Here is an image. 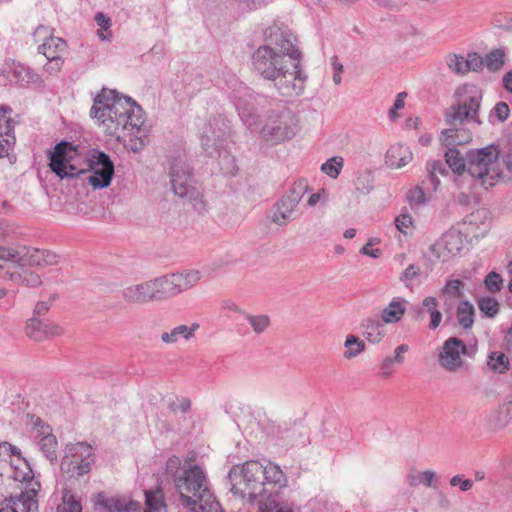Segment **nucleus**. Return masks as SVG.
Masks as SVG:
<instances>
[{
  "label": "nucleus",
  "instance_id": "nucleus-52",
  "mask_svg": "<svg viewBox=\"0 0 512 512\" xmlns=\"http://www.w3.org/2000/svg\"><path fill=\"white\" fill-rule=\"evenodd\" d=\"M462 55L449 54L446 56V64L449 69L456 74L467 73V64Z\"/></svg>",
  "mask_w": 512,
  "mask_h": 512
},
{
  "label": "nucleus",
  "instance_id": "nucleus-25",
  "mask_svg": "<svg viewBox=\"0 0 512 512\" xmlns=\"http://www.w3.org/2000/svg\"><path fill=\"white\" fill-rule=\"evenodd\" d=\"M464 234L476 239L483 237L490 228V223L486 220V211L477 210L464 219Z\"/></svg>",
  "mask_w": 512,
  "mask_h": 512
},
{
  "label": "nucleus",
  "instance_id": "nucleus-17",
  "mask_svg": "<svg viewBox=\"0 0 512 512\" xmlns=\"http://www.w3.org/2000/svg\"><path fill=\"white\" fill-rule=\"evenodd\" d=\"M466 353V344L457 337H450L442 345L439 364L449 372H457L463 365L462 356Z\"/></svg>",
  "mask_w": 512,
  "mask_h": 512
},
{
  "label": "nucleus",
  "instance_id": "nucleus-7",
  "mask_svg": "<svg viewBox=\"0 0 512 512\" xmlns=\"http://www.w3.org/2000/svg\"><path fill=\"white\" fill-rule=\"evenodd\" d=\"M295 114L286 107L272 110L261 128L262 138L273 144L292 139L298 130Z\"/></svg>",
  "mask_w": 512,
  "mask_h": 512
},
{
  "label": "nucleus",
  "instance_id": "nucleus-16",
  "mask_svg": "<svg viewBox=\"0 0 512 512\" xmlns=\"http://www.w3.org/2000/svg\"><path fill=\"white\" fill-rule=\"evenodd\" d=\"M267 44L271 45L279 54L285 55L289 62L302 61V53L296 47V38L287 28L272 26L265 32Z\"/></svg>",
  "mask_w": 512,
  "mask_h": 512
},
{
  "label": "nucleus",
  "instance_id": "nucleus-15",
  "mask_svg": "<svg viewBox=\"0 0 512 512\" xmlns=\"http://www.w3.org/2000/svg\"><path fill=\"white\" fill-rule=\"evenodd\" d=\"M90 173L85 177L94 189L106 188L114 175V164L103 151L94 150L88 159Z\"/></svg>",
  "mask_w": 512,
  "mask_h": 512
},
{
  "label": "nucleus",
  "instance_id": "nucleus-26",
  "mask_svg": "<svg viewBox=\"0 0 512 512\" xmlns=\"http://www.w3.org/2000/svg\"><path fill=\"white\" fill-rule=\"evenodd\" d=\"M463 233L458 230H449L437 241L436 248L443 250V258L455 256L463 249Z\"/></svg>",
  "mask_w": 512,
  "mask_h": 512
},
{
  "label": "nucleus",
  "instance_id": "nucleus-43",
  "mask_svg": "<svg viewBox=\"0 0 512 512\" xmlns=\"http://www.w3.org/2000/svg\"><path fill=\"white\" fill-rule=\"evenodd\" d=\"M244 318L250 324L252 330L256 334L264 333L270 326V317L265 314H249L245 313Z\"/></svg>",
  "mask_w": 512,
  "mask_h": 512
},
{
  "label": "nucleus",
  "instance_id": "nucleus-4",
  "mask_svg": "<svg viewBox=\"0 0 512 512\" xmlns=\"http://www.w3.org/2000/svg\"><path fill=\"white\" fill-rule=\"evenodd\" d=\"M498 147L489 145L467 151L468 174L481 181L486 189L495 185L503 174Z\"/></svg>",
  "mask_w": 512,
  "mask_h": 512
},
{
  "label": "nucleus",
  "instance_id": "nucleus-59",
  "mask_svg": "<svg viewBox=\"0 0 512 512\" xmlns=\"http://www.w3.org/2000/svg\"><path fill=\"white\" fill-rule=\"evenodd\" d=\"M24 466H25V470L19 469L18 467L15 468V470L12 474V478L15 481L29 482L30 480L33 479V477H34L33 471L29 467V464L26 461L24 462Z\"/></svg>",
  "mask_w": 512,
  "mask_h": 512
},
{
  "label": "nucleus",
  "instance_id": "nucleus-36",
  "mask_svg": "<svg viewBox=\"0 0 512 512\" xmlns=\"http://www.w3.org/2000/svg\"><path fill=\"white\" fill-rule=\"evenodd\" d=\"M445 152V162L454 174L462 175L465 171L468 172L467 155L463 157L461 153L451 147H447Z\"/></svg>",
  "mask_w": 512,
  "mask_h": 512
},
{
  "label": "nucleus",
  "instance_id": "nucleus-11",
  "mask_svg": "<svg viewBox=\"0 0 512 512\" xmlns=\"http://www.w3.org/2000/svg\"><path fill=\"white\" fill-rule=\"evenodd\" d=\"M252 65L264 79L272 81L290 62L271 45H262L252 54Z\"/></svg>",
  "mask_w": 512,
  "mask_h": 512
},
{
  "label": "nucleus",
  "instance_id": "nucleus-9",
  "mask_svg": "<svg viewBox=\"0 0 512 512\" xmlns=\"http://www.w3.org/2000/svg\"><path fill=\"white\" fill-rule=\"evenodd\" d=\"M202 272L188 270L184 272L169 273L152 279L157 301L175 297L194 287L201 279Z\"/></svg>",
  "mask_w": 512,
  "mask_h": 512
},
{
  "label": "nucleus",
  "instance_id": "nucleus-51",
  "mask_svg": "<svg viewBox=\"0 0 512 512\" xmlns=\"http://www.w3.org/2000/svg\"><path fill=\"white\" fill-rule=\"evenodd\" d=\"M478 308L484 316L493 318L499 312V303L494 298L484 297L478 300Z\"/></svg>",
  "mask_w": 512,
  "mask_h": 512
},
{
  "label": "nucleus",
  "instance_id": "nucleus-45",
  "mask_svg": "<svg viewBox=\"0 0 512 512\" xmlns=\"http://www.w3.org/2000/svg\"><path fill=\"white\" fill-rule=\"evenodd\" d=\"M344 166V160L340 156H335L328 159L321 165V172L326 174L332 179H335L339 176L342 168Z\"/></svg>",
  "mask_w": 512,
  "mask_h": 512
},
{
  "label": "nucleus",
  "instance_id": "nucleus-62",
  "mask_svg": "<svg viewBox=\"0 0 512 512\" xmlns=\"http://www.w3.org/2000/svg\"><path fill=\"white\" fill-rule=\"evenodd\" d=\"M449 483L453 487L459 486L462 492H467L473 487V481L470 479H463L462 475H455L451 477Z\"/></svg>",
  "mask_w": 512,
  "mask_h": 512
},
{
  "label": "nucleus",
  "instance_id": "nucleus-18",
  "mask_svg": "<svg viewBox=\"0 0 512 512\" xmlns=\"http://www.w3.org/2000/svg\"><path fill=\"white\" fill-rule=\"evenodd\" d=\"M25 332L31 340L41 342L61 336L64 333V329L59 324L50 320L33 317L27 321Z\"/></svg>",
  "mask_w": 512,
  "mask_h": 512
},
{
  "label": "nucleus",
  "instance_id": "nucleus-22",
  "mask_svg": "<svg viewBox=\"0 0 512 512\" xmlns=\"http://www.w3.org/2000/svg\"><path fill=\"white\" fill-rule=\"evenodd\" d=\"M96 505L101 506L105 512H138L140 504L125 497H106L98 493Z\"/></svg>",
  "mask_w": 512,
  "mask_h": 512
},
{
  "label": "nucleus",
  "instance_id": "nucleus-42",
  "mask_svg": "<svg viewBox=\"0 0 512 512\" xmlns=\"http://www.w3.org/2000/svg\"><path fill=\"white\" fill-rule=\"evenodd\" d=\"M344 347V357L352 359L364 351L365 343L358 336L350 334L345 339Z\"/></svg>",
  "mask_w": 512,
  "mask_h": 512
},
{
  "label": "nucleus",
  "instance_id": "nucleus-33",
  "mask_svg": "<svg viewBox=\"0 0 512 512\" xmlns=\"http://www.w3.org/2000/svg\"><path fill=\"white\" fill-rule=\"evenodd\" d=\"M145 512H165L167 505L160 485L155 489L145 490Z\"/></svg>",
  "mask_w": 512,
  "mask_h": 512
},
{
  "label": "nucleus",
  "instance_id": "nucleus-20",
  "mask_svg": "<svg viewBox=\"0 0 512 512\" xmlns=\"http://www.w3.org/2000/svg\"><path fill=\"white\" fill-rule=\"evenodd\" d=\"M122 298L128 304H145L157 301L152 280L127 286L122 290Z\"/></svg>",
  "mask_w": 512,
  "mask_h": 512
},
{
  "label": "nucleus",
  "instance_id": "nucleus-49",
  "mask_svg": "<svg viewBox=\"0 0 512 512\" xmlns=\"http://www.w3.org/2000/svg\"><path fill=\"white\" fill-rule=\"evenodd\" d=\"M508 364V358L504 353L492 352L488 357L487 365L495 372H505L508 369Z\"/></svg>",
  "mask_w": 512,
  "mask_h": 512
},
{
  "label": "nucleus",
  "instance_id": "nucleus-14",
  "mask_svg": "<svg viewBox=\"0 0 512 512\" xmlns=\"http://www.w3.org/2000/svg\"><path fill=\"white\" fill-rule=\"evenodd\" d=\"M229 133L230 126L222 117L214 118L205 124L201 133V145L206 154L210 157L220 155Z\"/></svg>",
  "mask_w": 512,
  "mask_h": 512
},
{
  "label": "nucleus",
  "instance_id": "nucleus-31",
  "mask_svg": "<svg viewBox=\"0 0 512 512\" xmlns=\"http://www.w3.org/2000/svg\"><path fill=\"white\" fill-rule=\"evenodd\" d=\"M198 323L191 325H179L174 327L170 332H163L161 340L165 344H175L179 339L189 340L194 337L195 332L199 329Z\"/></svg>",
  "mask_w": 512,
  "mask_h": 512
},
{
  "label": "nucleus",
  "instance_id": "nucleus-10",
  "mask_svg": "<svg viewBox=\"0 0 512 512\" xmlns=\"http://www.w3.org/2000/svg\"><path fill=\"white\" fill-rule=\"evenodd\" d=\"M95 462L93 448L84 442L68 444L64 450L60 468L63 472H74L78 477L91 471Z\"/></svg>",
  "mask_w": 512,
  "mask_h": 512
},
{
  "label": "nucleus",
  "instance_id": "nucleus-2",
  "mask_svg": "<svg viewBox=\"0 0 512 512\" xmlns=\"http://www.w3.org/2000/svg\"><path fill=\"white\" fill-rule=\"evenodd\" d=\"M230 491L234 496L246 500L251 505L262 504L267 496L275 493L276 486H284L286 478L276 464L250 460L233 466L228 474Z\"/></svg>",
  "mask_w": 512,
  "mask_h": 512
},
{
  "label": "nucleus",
  "instance_id": "nucleus-39",
  "mask_svg": "<svg viewBox=\"0 0 512 512\" xmlns=\"http://www.w3.org/2000/svg\"><path fill=\"white\" fill-rule=\"evenodd\" d=\"M65 49L66 42L62 38L55 36L38 46V52L43 54L46 59L61 57V54L65 51Z\"/></svg>",
  "mask_w": 512,
  "mask_h": 512
},
{
  "label": "nucleus",
  "instance_id": "nucleus-32",
  "mask_svg": "<svg viewBox=\"0 0 512 512\" xmlns=\"http://www.w3.org/2000/svg\"><path fill=\"white\" fill-rule=\"evenodd\" d=\"M511 419L512 407L508 403H505L489 414L487 425L491 431H497L505 427Z\"/></svg>",
  "mask_w": 512,
  "mask_h": 512
},
{
  "label": "nucleus",
  "instance_id": "nucleus-41",
  "mask_svg": "<svg viewBox=\"0 0 512 512\" xmlns=\"http://www.w3.org/2000/svg\"><path fill=\"white\" fill-rule=\"evenodd\" d=\"M27 423L32 426L34 438L37 440V443H39V441L44 437L54 435L52 433V428L34 414H27Z\"/></svg>",
  "mask_w": 512,
  "mask_h": 512
},
{
  "label": "nucleus",
  "instance_id": "nucleus-44",
  "mask_svg": "<svg viewBox=\"0 0 512 512\" xmlns=\"http://www.w3.org/2000/svg\"><path fill=\"white\" fill-rule=\"evenodd\" d=\"M38 446L50 462L57 461L58 443L55 435L44 437L39 441Z\"/></svg>",
  "mask_w": 512,
  "mask_h": 512
},
{
  "label": "nucleus",
  "instance_id": "nucleus-55",
  "mask_svg": "<svg viewBox=\"0 0 512 512\" xmlns=\"http://www.w3.org/2000/svg\"><path fill=\"white\" fill-rule=\"evenodd\" d=\"M406 198L411 207H418L426 202L424 190L419 186L409 190Z\"/></svg>",
  "mask_w": 512,
  "mask_h": 512
},
{
  "label": "nucleus",
  "instance_id": "nucleus-24",
  "mask_svg": "<svg viewBox=\"0 0 512 512\" xmlns=\"http://www.w3.org/2000/svg\"><path fill=\"white\" fill-rule=\"evenodd\" d=\"M10 113V108L0 105V158L9 155L15 140L14 136L10 135L13 130Z\"/></svg>",
  "mask_w": 512,
  "mask_h": 512
},
{
  "label": "nucleus",
  "instance_id": "nucleus-5",
  "mask_svg": "<svg viewBox=\"0 0 512 512\" xmlns=\"http://www.w3.org/2000/svg\"><path fill=\"white\" fill-rule=\"evenodd\" d=\"M59 255L56 253L26 246H2L0 245V270L4 263H11L17 267H48L59 263Z\"/></svg>",
  "mask_w": 512,
  "mask_h": 512
},
{
  "label": "nucleus",
  "instance_id": "nucleus-6",
  "mask_svg": "<svg viewBox=\"0 0 512 512\" xmlns=\"http://www.w3.org/2000/svg\"><path fill=\"white\" fill-rule=\"evenodd\" d=\"M483 98V92L475 85L463 86V98L456 104L449 107L445 113L447 124L463 125L474 123L481 125L479 111Z\"/></svg>",
  "mask_w": 512,
  "mask_h": 512
},
{
  "label": "nucleus",
  "instance_id": "nucleus-54",
  "mask_svg": "<svg viewBox=\"0 0 512 512\" xmlns=\"http://www.w3.org/2000/svg\"><path fill=\"white\" fill-rule=\"evenodd\" d=\"M420 267L410 264L400 275V281L406 288L412 289L414 281L420 276Z\"/></svg>",
  "mask_w": 512,
  "mask_h": 512
},
{
  "label": "nucleus",
  "instance_id": "nucleus-46",
  "mask_svg": "<svg viewBox=\"0 0 512 512\" xmlns=\"http://www.w3.org/2000/svg\"><path fill=\"white\" fill-rule=\"evenodd\" d=\"M464 283L459 279H448L445 285L441 288V296H448L452 298H462Z\"/></svg>",
  "mask_w": 512,
  "mask_h": 512
},
{
  "label": "nucleus",
  "instance_id": "nucleus-64",
  "mask_svg": "<svg viewBox=\"0 0 512 512\" xmlns=\"http://www.w3.org/2000/svg\"><path fill=\"white\" fill-rule=\"evenodd\" d=\"M393 363L394 360L392 357L387 356L381 362V374L385 377L390 376L393 373Z\"/></svg>",
  "mask_w": 512,
  "mask_h": 512
},
{
  "label": "nucleus",
  "instance_id": "nucleus-56",
  "mask_svg": "<svg viewBox=\"0 0 512 512\" xmlns=\"http://www.w3.org/2000/svg\"><path fill=\"white\" fill-rule=\"evenodd\" d=\"M57 512H81V505L72 495H64L62 503L57 507Z\"/></svg>",
  "mask_w": 512,
  "mask_h": 512
},
{
  "label": "nucleus",
  "instance_id": "nucleus-12",
  "mask_svg": "<svg viewBox=\"0 0 512 512\" xmlns=\"http://www.w3.org/2000/svg\"><path fill=\"white\" fill-rule=\"evenodd\" d=\"M307 80L308 75L303 70L301 61H297L290 62L271 82L281 96L294 98L304 92Z\"/></svg>",
  "mask_w": 512,
  "mask_h": 512
},
{
  "label": "nucleus",
  "instance_id": "nucleus-1",
  "mask_svg": "<svg viewBox=\"0 0 512 512\" xmlns=\"http://www.w3.org/2000/svg\"><path fill=\"white\" fill-rule=\"evenodd\" d=\"M166 472L173 479L180 504L189 512H221L205 470L192 463H182L178 456L166 462Z\"/></svg>",
  "mask_w": 512,
  "mask_h": 512
},
{
  "label": "nucleus",
  "instance_id": "nucleus-57",
  "mask_svg": "<svg viewBox=\"0 0 512 512\" xmlns=\"http://www.w3.org/2000/svg\"><path fill=\"white\" fill-rule=\"evenodd\" d=\"M484 284L488 291L499 292L503 285V279L498 273L492 271L485 277Z\"/></svg>",
  "mask_w": 512,
  "mask_h": 512
},
{
  "label": "nucleus",
  "instance_id": "nucleus-19",
  "mask_svg": "<svg viewBox=\"0 0 512 512\" xmlns=\"http://www.w3.org/2000/svg\"><path fill=\"white\" fill-rule=\"evenodd\" d=\"M36 496L37 489L32 486L19 495L5 499L0 512H36L38 510Z\"/></svg>",
  "mask_w": 512,
  "mask_h": 512
},
{
  "label": "nucleus",
  "instance_id": "nucleus-37",
  "mask_svg": "<svg viewBox=\"0 0 512 512\" xmlns=\"http://www.w3.org/2000/svg\"><path fill=\"white\" fill-rule=\"evenodd\" d=\"M424 311L430 315L429 329L436 330L442 322V312L439 310V301L434 296H427L422 300Z\"/></svg>",
  "mask_w": 512,
  "mask_h": 512
},
{
  "label": "nucleus",
  "instance_id": "nucleus-34",
  "mask_svg": "<svg viewBox=\"0 0 512 512\" xmlns=\"http://www.w3.org/2000/svg\"><path fill=\"white\" fill-rule=\"evenodd\" d=\"M456 318L460 327L470 330L475 321V308L468 300H462L456 307Z\"/></svg>",
  "mask_w": 512,
  "mask_h": 512
},
{
  "label": "nucleus",
  "instance_id": "nucleus-40",
  "mask_svg": "<svg viewBox=\"0 0 512 512\" xmlns=\"http://www.w3.org/2000/svg\"><path fill=\"white\" fill-rule=\"evenodd\" d=\"M257 512H300V508L288 502H278L271 495L267 496L266 500L260 504Z\"/></svg>",
  "mask_w": 512,
  "mask_h": 512
},
{
  "label": "nucleus",
  "instance_id": "nucleus-8",
  "mask_svg": "<svg viewBox=\"0 0 512 512\" xmlns=\"http://www.w3.org/2000/svg\"><path fill=\"white\" fill-rule=\"evenodd\" d=\"M170 180L174 193L187 198L199 213L205 210L201 190L195 185L190 166L181 159L173 161L170 168Z\"/></svg>",
  "mask_w": 512,
  "mask_h": 512
},
{
  "label": "nucleus",
  "instance_id": "nucleus-35",
  "mask_svg": "<svg viewBox=\"0 0 512 512\" xmlns=\"http://www.w3.org/2000/svg\"><path fill=\"white\" fill-rule=\"evenodd\" d=\"M361 327L363 329L364 337L373 344L379 343L384 337L383 324L374 318L365 319Z\"/></svg>",
  "mask_w": 512,
  "mask_h": 512
},
{
  "label": "nucleus",
  "instance_id": "nucleus-47",
  "mask_svg": "<svg viewBox=\"0 0 512 512\" xmlns=\"http://www.w3.org/2000/svg\"><path fill=\"white\" fill-rule=\"evenodd\" d=\"M308 190V185L305 180H299L293 184L290 190L283 195L294 205L298 206L299 202Z\"/></svg>",
  "mask_w": 512,
  "mask_h": 512
},
{
  "label": "nucleus",
  "instance_id": "nucleus-13",
  "mask_svg": "<svg viewBox=\"0 0 512 512\" xmlns=\"http://www.w3.org/2000/svg\"><path fill=\"white\" fill-rule=\"evenodd\" d=\"M76 153L74 146L69 142L58 143L49 156V167L59 178H74L86 174V170L78 168L72 163L73 154Z\"/></svg>",
  "mask_w": 512,
  "mask_h": 512
},
{
  "label": "nucleus",
  "instance_id": "nucleus-27",
  "mask_svg": "<svg viewBox=\"0 0 512 512\" xmlns=\"http://www.w3.org/2000/svg\"><path fill=\"white\" fill-rule=\"evenodd\" d=\"M19 270H6L4 274V278L9 279L16 285L25 286L28 288H37L42 285L41 276L25 267H20Z\"/></svg>",
  "mask_w": 512,
  "mask_h": 512
},
{
  "label": "nucleus",
  "instance_id": "nucleus-61",
  "mask_svg": "<svg viewBox=\"0 0 512 512\" xmlns=\"http://www.w3.org/2000/svg\"><path fill=\"white\" fill-rule=\"evenodd\" d=\"M34 42H47L50 38L53 37L52 30L44 25H39L32 34Z\"/></svg>",
  "mask_w": 512,
  "mask_h": 512
},
{
  "label": "nucleus",
  "instance_id": "nucleus-38",
  "mask_svg": "<svg viewBox=\"0 0 512 512\" xmlns=\"http://www.w3.org/2000/svg\"><path fill=\"white\" fill-rule=\"evenodd\" d=\"M427 178L423 181L424 185H430L433 190H436L440 184L438 175L445 176L448 173L446 165L441 160H432L427 163Z\"/></svg>",
  "mask_w": 512,
  "mask_h": 512
},
{
  "label": "nucleus",
  "instance_id": "nucleus-23",
  "mask_svg": "<svg viewBox=\"0 0 512 512\" xmlns=\"http://www.w3.org/2000/svg\"><path fill=\"white\" fill-rule=\"evenodd\" d=\"M447 125L449 128L442 130L440 136V140L444 146L454 148L458 145L467 144L472 140L473 133L467 128V124Z\"/></svg>",
  "mask_w": 512,
  "mask_h": 512
},
{
  "label": "nucleus",
  "instance_id": "nucleus-3",
  "mask_svg": "<svg viewBox=\"0 0 512 512\" xmlns=\"http://www.w3.org/2000/svg\"><path fill=\"white\" fill-rule=\"evenodd\" d=\"M90 116L107 135L117 138L120 131H138L144 123L143 110L132 98L107 88L95 96Z\"/></svg>",
  "mask_w": 512,
  "mask_h": 512
},
{
  "label": "nucleus",
  "instance_id": "nucleus-53",
  "mask_svg": "<svg viewBox=\"0 0 512 512\" xmlns=\"http://www.w3.org/2000/svg\"><path fill=\"white\" fill-rule=\"evenodd\" d=\"M510 115V108L508 104L504 101H500L496 103V105L492 108L489 114V119L491 122L497 120L498 122H505Z\"/></svg>",
  "mask_w": 512,
  "mask_h": 512
},
{
  "label": "nucleus",
  "instance_id": "nucleus-58",
  "mask_svg": "<svg viewBox=\"0 0 512 512\" xmlns=\"http://www.w3.org/2000/svg\"><path fill=\"white\" fill-rule=\"evenodd\" d=\"M467 64V72L472 71H480L485 65L484 59L478 53H469L467 58L465 59Z\"/></svg>",
  "mask_w": 512,
  "mask_h": 512
},
{
  "label": "nucleus",
  "instance_id": "nucleus-50",
  "mask_svg": "<svg viewBox=\"0 0 512 512\" xmlns=\"http://www.w3.org/2000/svg\"><path fill=\"white\" fill-rule=\"evenodd\" d=\"M436 474L433 471L427 470L424 472L411 473L408 475L407 481L409 486H417L423 484L427 487L432 486V481Z\"/></svg>",
  "mask_w": 512,
  "mask_h": 512
},
{
  "label": "nucleus",
  "instance_id": "nucleus-60",
  "mask_svg": "<svg viewBox=\"0 0 512 512\" xmlns=\"http://www.w3.org/2000/svg\"><path fill=\"white\" fill-rule=\"evenodd\" d=\"M395 226L396 228L404 233V234H407L408 233V229L412 226L413 224V221H412V217L411 215L407 214V213H401L398 217L395 218Z\"/></svg>",
  "mask_w": 512,
  "mask_h": 512
},
{
  "label": "nucleus",
  "instance_id": "nucleus-21",
  "mask_svg": "<svg viewBox=\"0 0 512 512\" xmlns=\"http://www.w3.org/2000/svg\"><path fill=\"white\" fill-rule=\"evenodd\" d=\"M234 105L243 123L248 128H253L257 124V116L255 114V106L252 95L245 88L237 91L233 96Z\"/></svg>",
  "mask_w": 512,
  "mask_h": 512
},
{
  "label": "nucleus",
  "instance_id": "nucleus-63",
  "mask_svg": "<svg viewBox=\"0 0 512 512\" xmlns=\"http://www.w3.org/2000/svg\"><path fill=\"white\" fill-rule=\"evenodd\" d=\"M48 62L44 66L45 70L49 73H56L61 69V66L63 64L61 57H55L53 59H47Z\"/></svg>",
  "mask_w": 512,
  "mask_h": 512
},
{
  "label": "nucleus",
  "instance_id": "nucleus-48",
  "mask_svg": "<svg viewBox=\"0 0 512 512\" xmlns=\"http://www.w3.org/2000/svg\"><path fill=\"white\" fill-rule=\"evenodd\" d=\"M504 52L500 49L492 50L490 53L486 55L484 58L485 66L489 71H498L500 70L504 63Z\"/></svg>",
  "mask_w": 512,
  "mask_h": 512
},
{
  "label": "nucleus",
  "instance_id": "nucleus-29",
  "mask_svg": "<svg viewBox=\"0 0 512 512\" xmlns=\"http://www.w3.org/2000/svg\"><path fill=\"white\" fill-rule=\"evenodd\" d=\"M296 207L297 206L291 203V201L282 196V198L275 203L271 210V221L279 226L287 225L294 219L293 213Z\"/></svg>",
  "mask_w": 512,
  "mask_h": 512
},
{
  "label": "nucleus",
  "instance_id": "nucleus-30",
  "mask_svg": "<svg viewBox=\"0 0 512 512\" xmlns=\"http://www.w3.org/2000/svg\"><path fill=\"white\" fill-rule=\"evenodd\" d=\"M406 305V299L402 297H394L382 310V321L387 324L399 322L406 312Z\"/></svg>",
  "mask_w": 512,
  "mask_h": 512
},
{
  "label": "nucleus",
  "instance_id": "nucleus-28",
  "mask_svg": "<svg viewBox=\"0 0 512 512\" xmlns=\"http://www.w3.org/2000/svg\"><path fill=\"white\" fill-rule=\"evenodd\" d=\"M412 158L413 154L409 147L395 144L386 152L385 163L392 169H399L407 165Z\"/></svg>",
  "mask_w": 512,
  "mask_h": 512
}]
</instances>
